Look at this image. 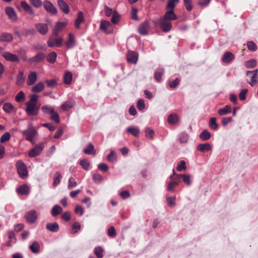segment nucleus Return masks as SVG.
<instances>
[{
    "mask_svg": "<svg viewBox=\"0 0 258 258\" xmlns=\"http://www.w3.org/2000/svg\"><path fill=\"white\" fill-rule=\"evenodd\" d=\"M38 95L35 94L30 96V100L26 103L25 111L28 116H35L38 114L40 105L38 104Z\"/></svg>",
    "mask_w": 258,
    "mask_h": 258,
    "instance_id": "1",
    "label": "nucleus"
},
{
    "mask_svg": "<svg viewBox=\"0 0 258 258\" xmlns=\"http://www.w3.org/2000/svg\"><path fill=\"white\" fill-rule=\"evenodd\" d=\"M153 23L155 26H159L164 32H168L172 29V23L170 21L161 17L153 20Z\"/></svg>",
    "mask_w": 258,
    "mask_h": 258,
    "instance_id": "2",
    "label": "nucleus"
},
{
    "mask_svg": "<svg viewBox=\"0 0 258 258\" xmlns=\"http://www.w3.org/2000/svg\"><path fill=\"white\" fill-rule=\"evenodd\" d=\"M16 167L18 174L22 179H25L28 177V171L26 165L22 160H18L16 163Z\"/></svg>",
    "mask_w": 258,
    "mask_h": 258,
    "instance_id": "3",
    "label": "nucleus"
},
{
    "mask_svg": "<svg viewBox=\"0 0 258 258\" xmlns=\"http://www.w3.org/2000/svg\"><path fill=\"white\" fill-rule=\"evenodd\" d=\"M22 134L25 136L27 140L32 142L37 135V132L35 127L31 124L27 130L23 131Z\"/></svg>",
    "mask_w": 258,
    "mask_h": 258,
    "instance_id": "4",
    "label": "nucleus"
},
{
    "mask_svg": "<svg viewBox=\"0 0 258 258\" xmlns=\"http://www.w3.org/2000/svg\"><path fill=\"white\" fill-rule=\"evenodd\" d=\"M44 148V144L41 143L36 145L28 153L30 157H34L38 156L41 153Z\"/></svg>",
    "mask_w": 258,
    "mask_h": 258,
    "instance_id": "5",
    "label": "nucleus"
},
{
    "mask_svg": "<svg viewBox=\"0 0 258 258\" xmlns=\"http://www.w3.org/2000/svg\"><path fill=\"white\" fill-rule=\"evenodd\" d=\"M100 29L106 34H110L113 32L111 24L109 21L102 20L100 25Z\"/></svg>",
    "mask_w": 258,
    "mask_h": 258,
    "instance_id": "6",
    "label": "nucleus"
},
{
    "mask_svg": "<svg viewBox=\"0 0 258 258\" xmlns=\"http://www.w3.org/2000/svg\"><path fill=\"white\" fill-rule=\"evenodd\" d=\"M25 218L27 222L32 224L35 223L37 219V215L36 210H31L26 213Z\"/></svg>",
    "mask_w": 258,
    "mask_h": 258,
    "instance_id": "7",
    "label": "nucleus"
},
{
    "mask_svg": "<svg viewBox=\"0 0 258 258\" xmlns=\"http://www.w3.org/2000/svg\"><path fill=\"white\" fill-rule=\"evenodd\" d=\"M3 57L8 61L19 62L20 61L18 56L8 51H6V52L4 53Z\"/></svg>",
    "mask_w": 258,
    "mask_h": 258,
    "instance_id": "8",
    "label": "nucleus"
},
{
    "mask_svg": "<svg viewBox=\"0 0 258 258\" xmlns=\"http://www.w3.org/2000/svg\"><path fill=\"white\" fill-rule=\"evenodd\" d=\"M36 30L42 35H45L48 31V25L44 23H36L35 25Z\"/></svg>",
    "mask_w": 258,
    "mask_h": 258,
    "instance_id": "9",
    "label": "nucleus"
},
{
    "mask_svg": "<svg viewBox=\"0 0 258 258\" xmlns=\"http://www.w3.org/2000/svg\"><path fill=\"white\" fill-rule=\"evenodd\" d=\"M53 36L52 35L49 37L47 41L48 46L50 47L59 46L62 42V39L61 37L55 39L53 37Z\"/></svg>",
    "mask_w": 258,
    "mask_h": 258,
    "instance_id": "10",
    "label": "nucleus"
},
{
    "mask_svg": "<svg viewBox=\"0 0 258 258\" xmlns=\"http://www.w3.org/2000/svg\"><path fill=\"white\" fill-rule=\"evenodd\" d=\"M5 12L11 21L15 22L17 20V14L13 8L11 7L6 8Z\"/></svg>",
    "mask_w": 258,
    "mask_h": 258,
    "instance_id": "11",
    "label": "nucleus"
},
{
    "mask_svg": "<svg viewBox=\"0 0 258 258\" xmlns=\"http://www.w3.org/2000/svg\"><path fill=\"white\" fill-rule=\"evenodd\" d=\"M38 78V75L36 72L31 71L27 77V84L28 86H32L35 84Z\"/></svg>",
    "mask_w": 258,
    "mask_h": 258,
    "instance_id": "12",
    "label": "nucleus"
},
{
    "mask_svg": "<svg viewBox=\"0 0 258 258\" xmlns=\"http://www.w3.org/2000/svg\"><path fill=\"white\" fill-rule=\"evenodd\" d=\"M149 29V22L146 21L140 25L138 28V32L140 34L145 35L148 33Z\"/></svg>",
    "mask_w": 258,
    "mask_h": 258,
    "instance_id": "13",
    "label": "nucleus"
},
{
    "mask_svg": "<svg viewBox=\"0 0 258 258\" xmlns=\"http://www.w3.org/2000/svg\"><path fill=\"white\" fill-rule=\"evenodd\" d=\"M43 5L45 10L48 12L52 14H56L57 13V9L51 2L45 1L43 2Z\"/></svg>",
    "mask_w": 258,
    "mask_h": 258,
    "instance_id": "14",
    "label": "nucleus"
},
{
    "mask_svg": "<svg viewBox=\"0 0 258 258\" xmlns=\"http://www.w3.org/2000/svg\"><path fill=\"white\" fill-rule=\"evenodd\" d=\"M138 59V54L133 51H128L127 54V60L128 62L136 64Z\"/></svg>",
    "mask_w": 258,
    "mask_h": 258,
    "instance_id": "15",
    "label": "nucleus"
},
{
    "mask_svg": "<svg viewBox=\"0 0 258 258\" xmlns=\"http://www.w3.org/2000/svg\"><path fill=\"white\" fill-rule=\"evenodd\" d=\"M162 17L170 21L175 20L177 19V17L174 13V10H166V12Z\"/></svg>",
    "mask_w": 258,
    "mask_h": 258,
    "instance_id": "16",
    "label": "nucleus"
},
{
    "mask_svg": "<svg viewBox=\"0 0 258 258\" xmlns=\"http://www.w3.org/2000/svg\"><path fill=\"white\" fill-rule=\"evenodd\" d=\"M45 57V54L43 52L37 53L34 56L31 57L29 59V61L31 63H36L40 62L43 60Z\"/></svg>",
    "mask_w": 258,
    "mask_h": 258,
    "instance_id": "17",
    "label": "nucleus"
},
{
    "mask_svg": "<svg viewBox=\"0 0 258 258\" xmlns=\"http://www.w3.org/2000/svg\"><path fill=\"white\" fill-rule=\"evenodd\" d=\"M173 174L172 175H171L170 177V179L172 180L168 182L167 186V189L168 190L172 191H174V187L179 184L178 182L175 180L176 178L175 177V178H174V176H176V174H175V172L174 170H173Z\"/></svg>",
    "mask_w": 258,
    "mask_h": 258,
    "instance_id": "18",
    "label": "nucleus"
},
{
    "mask_svg": "<svg viewBox=\"0 0 258 258\" xmlns=\"http://www.w3.org/2000/svg\"><path fill=\"white\" fill-rule=\"evenodd\" d=\"M75 104V102L73 100L69 99L61 105L60 108L62 111H64L68 110L70 108H73Z\"/></svg>",
    "mask_w": 258,
    "mask_h": 258,
    "instance_id": "19",
    "label": "nucleus"
},
{
    "mask_svg": "<svg viewBox=\"0 0 258 258\" xmlns=\"http://www.w3.org/2000/svg\"><path fill=\"white\" fill-rule=\"evenodd\" d=\"M67 25L66 22H57L53 29V35H57L59 31L62 29Z\"/></svg>",
    "mask_w": 258,
    "mask_h": 258,
    "instance_id": "20",
    "label": "nucleus"
},
{
    "mask_svg": "<svg viewBox=\"0 0 258 258\" xmlns=\"http://www.w3.org/2000/svg\"><path fill=\"white\" fill-rule=\"evenodd\" d=\"M46 229L52 232H57L59 231V226L57 223H48L46 225Z\"/></svg>",
    "mask_w": 258,
    "mask_h": 258,
    "instance_id": "21",
    "label": "nucleus"
},
{
    "mask_svg": "<svg viewBox=\"0 0 258 258\" xmlns=\"http://www.w3.org/2000/svg\"><path fill=\"white\" fill-rule=\"evenodd\" d=\"M20 5L21 7L26 12L31 15H34V12L32 8L25 1H22L21 2Z\"/></svg>",
    "mask_w": 258,
    "mask_h": 258,
    "instance_id": "22",
    "label": "nucleus"
},
{
    "mask_svg": "<svg viewBox=\"0 0 258 258\" xmlns=\"http://www.w3.org/2000/svg\"><path fill=\"white\" fill-rule=\"evenodd\" d=\"M29 248L34 253H38L40 251V245L37 241H34L29 245Z\"/></svg>",
    "mask_w": 258,
    "mask_h": 258,
    "instance_id": "23",
    "label": "nucleus"
},
{
    "mask_svg": "<svg viewBox=\"0 0 258 258\" xmlns=\"http://www.w3.org/2000/svg\"><path fill=\"white\" fill-rule=\"evenodd\" d=\"M234 58V55L229 51H227L223 55L222 60L224 63H230Z\"/></svg>",
    "mask_w": 258,
    "mask_h": 258,
    "instance_id": "24",
    "label": "nucleus"
},
{
    "mask_svg": "<svg viewBox=\"0 0 258 258\" xmlns=\"http://www.w3.org/2000/svg\"><path fill=\"white\" fill-rule=\"evenodd\" d=\"M44 84L42 82H40L34 85L32 87L31 90L34 93H40L44 90Z\"/></svg>",
    "mask_w": 258,
    "mask_h": 258,
    "instance_id": "25",
    "label": "nucleus"
},
{
    "mask_svg": "<svg viewBox=\"0 0 258 258\" xmlns=\"http://www.w3.org/2000/svg\"><path fill=\"white\" fill-rule=\"evenodd\" d=\"M85 18L83 12L82 11H79L77 15V18L75 21V27L78 29H80L81 23L83 22Z\"/></svg>",
    "mask_w": 258,
    "mask_h": 258,
    "instance_id": "26",
    "label": "nucleus"
},
{
    "mask_svg": "<svg viewBox=\"0 0 258 258\" xmlns=\"http://www.w3.org/2000/svg\"><path fill=\"white\" fill-rule=\"evenodd\" d=\"M58 5L61 11L65 14H68L70 12V8L68 4L63 0H58Z\"/></svg>",
    "mask_w": 258,
    "mask_h": 258,
    "instance_id": "27",
    "label": "nucleus"
},
{
    "mask_svg": "<svg viewBox=\"0 0 258 258\" xmlns=\"http://www.w3.org/2000/svg\"><path fill=\"white\" fill-rule=\"evenodd\" d=\"M246 75L249 78V80H247V82L251 86H254L258 82V77L253 75V74H248V71L246 72Z\"/></svg>",
    "mask_w": 258,
    "mask_h": 258,
    "instance_id": "28",
    "label": "nucleus"
},
{
    "mask_svg": "<svg viewBox=\"0 0 258 258\" xmlns=\"http://www.w3.org/2000/svg\"><path fill=\"white\" fill-rule=\"evenodd\" d=\"M211 146L209 143L200 144L197 146V149L201 152H206L211 150Z\"/></svg>",
    "mask_w": 258,
    "mask_h": 258,
    "instance_id": "29",
    "label": "nucleus"
},
{
    "mask_svg": "<svg viewBox=\"0 0 258 258\" xmlns=\"http://www.w3.org/2000/svg\"><path fill=\"white\" fill-rule=\"evenodd\" d=\"M13 39V35L11 33H3L0 34V42H10Z\"/></svg>",
    "mask_w": 258,
    "mask_h": 258,
    "instance_id": "30",
    "label": "nucleus"
},
{
    "mask_svg": "<svg viewBox=\"0 0 258 258\" xmlns=\"http://www.w3.org/2000/svg\"><path fill=\"white\" fill-rule=\"evenodd\" d=\"M126 131L135 137H138L140 133V129L138 127L130 126L127 128Z\"/></svg>",
    "mask_w": 258,
    "mask_h": 258,
    "instance_id": "31",
    "label": "nucleus"
},
{
    "mask_svg": "<svg viewBox=\"0 0 258 258\" xmlns=\"http://www.w3.org/2000/svg\"><path fill=\"white\" fill-rule=\"evenodd\" d=\"M232 111L231 107L230 105H227L223 108L218 110V113L220 116H223L230 113Z\"/></svg>",
    "mask_w": 258,
    "mask_h": 258,
    "instance_id": "32",
    "label": "nucleus"
},
{
    "mask_svg": "<svg viewBox=\"0 0 258 258\" xmlns=\"http://www.w3.org/2000/svg\"><path fill=\"white\" fill-rule=\"evenodd\" d=\"M69 38L66 42V44L68 48H72L75 45V38L74 36L71 34L69 33L68 35Z\"/></svg>",
    "mask_w": 258,
    "mask_h": 258,
    "instance_id": "33",
    "label": "nucleus"
},
{
    "mask_svg": "<svg viewBox=\"0 0 258 258\" xmlns=\"http://www.w3.org/2000/svg\"><path fill=\"white\" fill-rule=\"evenodd\" d=\"M17 192L22 195H28L29 193V187L26 184L21 185L17 189Z\"/></svg>",
    "mask_w": 258,
    "mask_h": 258,
    "instance_id": "34",
    "label": "nucleus"
},
{
    "mask_svg": "<svg viewBox=\"0 0 258 258\" xmlns=\"http://www.w3.org/2000/svg\"><path fill=\"white\" fill-rule=\"evenodd\" d=\"M25 80V78L23 71H19L16 77V84L17 85L21 86L23 84Z\"/></svg>",
    "mask_w": 258,
    "mask_h": 258,
    "instance_id": "35",
    "label": "nucleus"
},
{
    "mask_svg": "<svg viewBox=\"0 0 258 258\" xmlns=\"http://www.w3.org/2000/svg\"><path fill=\"white\" fill-rule=\"evenodd\" d=\"M182 178L183 181L187 185H189L190 182V176L189 174H176V178Z\"/></svg>",
    "mask_w": 258,
    "mask_h": 258,
    "instance_id": "36",
    "label": "nucleus"
},
{
    "mask_svg": "<svg viewBox=\"0 0 258 258\" xmlns=\"http://www.w3.org/2000/svg\"><path fill=\"white\" fill-rule=\"evenodd\" d=\"M179 121V117L176 114L172 113L169 115L168 121L170 124H174Z\"/></svg>",
    "mask_w": 258,
    "mask_h": 258,
    "instance_id": "37",
    "label": "nucleus"
},
{
    "mask_svg": "<svg viewBox=\"0 0 258 258\" xmlns=\"http://www.w3.org/2000/svg\"><path fill=\"white\" fill-rule=\"evenodd\" d=\"M84 152L88 155H95L96 151L93 145L91 143L89 144L88 146L84 150Z\"/></svg>",
    "mask_w": 258,
    "mask_h": 258,
    "instance_id": "38",
    "label": "nucleus"
},
{
    "mask_svg": "<svg viewBox=\"0 0 258 258\" xmlns=\"http://www.w3.org/2000/svg\"><path fill=\"white\" fill-rule=\"evenodd\" d=\"M41 110L44 113L50 115L55 111L54 108L53 106L48 105H43L41 108Z\"/></svg>",
    "mask_w": 258,
    "mask_h": 258,
    "instance_id": "39",
    "label": "nucleus"
},
{
    "mask_svg": "<svg viewBox=\"0 0 258 258\" xmlns=\"http://www.w3.org/2000/svg\"><path fill=\"white\" fill-rule=\"evenodd\" d=\"M3 109L6 113H11L14 109V105L11 103H5L3 107Z\"/></svg>",
    "mask_w": 258,
    "mask_h": 258,
    "instance_id": "40",
    "label": "nucleus"
},
{
    "mask_svg": "<svg viewBox=\"0 0 258 258\" xmlns=\"http://www.w3.org/2000/svg\"><path fill=\"white\" fill-rule=\"evenodd\" d=\"M62 211V209L61 207L58 205H55L52 209L51 210V215L55 217L57 216L59 213H61Z\"/></svg>",
    "mask_w": 258,
    "mask_h": 258,
    "instance_id": "41",
    "label": "nucleus"
},
{
    "mask_svg": "<svg viewBox=\"0 0 258 258\" xmlns=\"http://www.w3.org/2000/svg\"><path fill=\"white\" fill-rule=\"evenodd\" d=\"M73 75L71 72H66L63 76V82L66 84H70L72 81Z\"/></svg>",
    "mask_w": 258,
    "mask_h": 258,
    "instance_id": "42",
    "label": "nucleus"
},
{
    "mask_svg": "<svg viewBox=\"0 0 258 258\" xmlns=\"http://www.w3.org/2000/svg\"><path fill=\"white\" fill-rule=\"evenodd\" d=\"M179 0H169L166 7V10H174L176 4L178 3Z\"/></svg>",
    "mask_w": 258,
    "mask_h": 258,
    "instance_id": "43",
    "label": "nucleus"
},
{
    "mask_svg": "<svg viewBox=\"0 0 258 258\" xmlns=\"http://www.w3.org/2000/svg\"><path fill=\"white\" fill-rule=\"evenodd\" d=\"M26 97L23 91H20L15 97V100L17 102H22L25 100Z\"/></svg>",
    "mask_w": 258,
    "mask_h": 258,
    "instance_id": "44",
    "label": "nucleus"
},
{
    "mask_svg": "<svg viewBox=\"0 0 258 258\" xmlns=\"http://www.w3.org/2000/svg\"><path fill=\"white\" fill-rule=\"evenodd\" d=\"M57 54L56 52L52 51L49 53L47 57V61L51 63H53L56 61Z\"/></svg>",
    "mask_w": 258,
    "mask_h": 258,
    "instance_id": "45",
    "label": "nucleus"
},
{
    "mask_svg": "<svg viewBox=\"0 0 258 258\" xmlns=\"http://www.w3.org/2000/svg\"><path fill=\"white\" fill-rule=\"evenodd\" d=\"M145 136L149 140H153L154 137V131L150 127H147L145 130Z\"/></svg>",
    "mask_w": 258,
    "mask_h": 258,
    "instance_id": "46",
    "label": "nucleus"
},
{
    "mask_svg": "<svg viewBox=\"0 0 258 258\" xmlns=\"http://www.w3.org/2000/svg\"><path fill=\"white\" fill-rule=\"evenodd\" d=\"M61 178V175L60 173H59V172H56L55 173L53 178V182L52 185L54 187H55L60 183Z\"/></svg>",
    "mask_w": 258,
    "mask_h": 258,
    "instance_id": "47",
    "label": "nucleus"
},
{
    "mask_svg": "<svg viewBox=\"0 0 258 258\" xmlns=\"http://www.w3.org/2000/svg\"><path fill=\"white\" fill-rule=\"evenodd\" d=\"M248 49L251 51H255L257 49L256 44L252 41H248L246 43Z\"/></svg>",
    "mask_w": 258,
    "mask_h": 258,
    "instance_id": "48",
    "label": "nucleus"
},
{
    "mask_svg": "<svg viewBox=\"0 0 258 258\" xmlns=\"http://www.w3.org/2000/svg\"><path fill=\"white\" fill-rule=\"evenodd\" d=\"M176 169L178 171H182L186 169V163L184 160H181L177 164Z\"/></svg>",
    "mask_w": 258,
    "mask_h": 258,
    "instance_id": "49",
    "label": "nucleus"
},
{
    "mask_svg": "<svg viewBox=\"0 0 258 258\" xmlns=\"http://www.w3.org/2000/svg\"><path fill=\"white\" fill-rule=\"evenodd\" d=\"M211 136V134L207 130H204L200 135L201 139L204 141L208 140Z\"/></svg>",
    "mask_w": 258,
    "mask_h": 258,
    "instance_id": "50",
    "label": "nucleus"
},
{
    "mask_svg": "<svg viewBox=\"0 0 258 258\" xmlns=\"http://www.w3.org/2000/svg\"><path fill=\"white\" fill-rule=\"evenodd\" d=\"M81 229V225L78 222L74 223L71 227V233L72 234H75L79 231Z\"/></svg>",
    "mask_w": 258,
    "mask_h": 258,
    "instance_id": "51",
    "label": "nucleus"
},
{
    "mask_svg": "<svg viewBox=\"0 0 258 258\" xmlns=\"http://www.w3.org/2000/svg\"><path fill=\"white\" fill-rule=\"evenodd\" d=\"M164 74V70L161 68L158 69L155 72V78L157 81H160Z\"/></svg>",
    "mask_w": 258,
    "mask_h": 258,
    "instance_id": "52",
    "label": "nucleus"
},
{
    "mask_svg": "<svg viewBox=\"0 0 258 258\" xmlns=\"http://www.w3.org/2000/svg\"><path fill=\"white\" fill-rule=\"evenodd\" d=\"M256 66V61L254 59H251L245 62V66L248 69L253 68Z\"/></svg>",
    "mask_w": 258,
    "mask_h": 258,
    "instance_id": "53",
    "label": "nucleus"
},
{
    "mask_svg": "<svg viewBox=\"0 0 258 258\" xmlns=\"http://www.w3.org/2000/svg\"><path fill=\"white\" fill-rule=\"evenodd\" d=\"M107 160L111 162H114L117 160V156L115 152L111 150L110 154L107 157Z\"/></svg>",
    "mask_w": 258,
    "mask_h": 258,
    "instance_id": "54",
    "label": "nucleus"
},
{
    "mask_svg": "<svg viewBox=\"0 0 258 258\" xmlns=\"http://www.w3.org/2000/svg\"><path fill=\"white\" fill-rule=\"evenodd\" d=\"M94 253L97 258H102L103 256L102 248L101 246L95 247L94 248Z\"/></svg>",
    "mask_w": 258,
    "mask_h": 258,
    "instance_id": "55",
    "label": "nucleus"
},
{
    "mask_svg": "<svg viewBox=\"0 0 258 258\" xmlns=\"http://www.w3.org/2000/svg\"><path fill=\"white\" fill-rule=\"evenodd\" d=\"M11 138V134L9 132L5 133L4 135L2 136L0 138V142L1 143H4L6 142H7L10 140Z\"/></svg>",
    "mask_w": 258,
    "mask_h": 258,
    "instance_id": "56",
    "label": "nucleus"
},
{
    "mask_svg": "<svg viewBox=\"0 0 258 258\" xmlns=\"http://www.w3.org/2000/svg\"><path fill=\"white\" fill-rule=\"evenodd\" d=\"M209 125L212 129L217 130L218 128V125L217 123V119L215 117H212L210 119Z\"/></svg>",
    "mask_w": 258,
    "mask_h": 258,
    "instance_id": "57",
    "label": "nucleus"
},
{
    "mask_svg": "<svg viewBox=\"0 0 258 258\" xmlns=\"http://www.w3.org/2000/svg\"><path fill=\"white\" fill-rule=\"evenodd\" d=\"M120 19V15L116 12H113L112 18L111 22L114 24H117Z\"/></svg>",
    "mask_w": 258,
    "mask_h": 258,
    "instance_id": "58",
    "label": "nucleus"
},
{
    "mask_svg": "<svg viewBox=\"0 0 258 258\" xmlns=\"http://www.w3.org/2000/svg\"><path fill=\"white\" fill-rule=\"evenodd\" d=\"M186 9L188 11H191L193 8L192 0H183Z\"/></svg>",
    "mask_w": 258,
    "mask_h": 258,
    "instance_id": "59",
    "label": "nucleus"
},
{
    "mask_svg": "<svg viewBox=\"0 0 258 258\" xmlns=\"http://www.w3.org/2000/svg\"><path fill=\"white\" fill-rule=\"evenodd\" d=\"M188 139V135L185 133H182L180 134L179 141L181 143H186Z\"/></svg>",
    "mask_w": 258,
    "mask_h": 258,
    "instance_id": "60",
    "label": "nucleus"
},
{
    "mask_svg": "<svg viewBox=\"0 0 258 258\" xmlns=\"http://www.w3.org/2000/svg\"><path fill=\"white\" fill-rule=\"evenodd\" d=\"M50 116V119L54 120L56 123H58L60 121V118L58 114L55 111L51 113Z\"/></svg>",
    "mask_w": 258,
    "mask_h": 258,
    "instance_id": "61",
    "label": "nucleus"
},
{
    "mask_svg": "<svg viewBox=\"0 0 258 258\" xmlns=\"http://www.w3.org/2000/svg\"><path fill=\"white\" fill-rule=\"evenodd\" d=\"M107 233L109 236L114 237L116 235V232L113 226L110 227L107 230Z\"/></svg>",
    "mask_w": 258,
    "mask_h": 258,
    "instance_id": "62",
    "label": "nucleus"
},
{
    "mask_svg": "<svg viewBox=\"0 0 258 258\" xmlns=\"http://www.w3.org/2000/svg\"><path fill=\"white\" fill-rule=\"evenodd\" d=\"M80 165L85 169L87 170L90 166V163L86 159H83L80 161Z\"/></svg>",
    "mask_w": 258,
    "mask_h": 258,
    "instance_id": "63",
    "label": "nucleus"
},
{
    "mask_svg": "<svg viewBox=\"0 0 258 258\" xmlns=\"http://www.w3.org/2000/svg\"><path fill=\"white\" fill-rule=\"evenodd\" d=\"M77 182L73 177L70 178L69 180L68 188L71 189L77 186Z\"/></svg>",
    "mask_w": 258,
    "mask_h": 258,
    "instance_id": "64",
    "label": "nucleus"
}]
</instances>
